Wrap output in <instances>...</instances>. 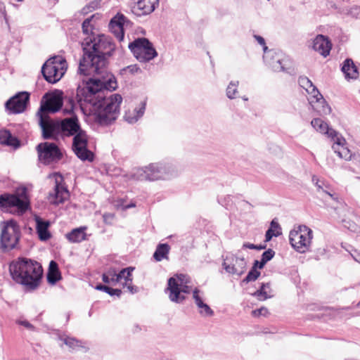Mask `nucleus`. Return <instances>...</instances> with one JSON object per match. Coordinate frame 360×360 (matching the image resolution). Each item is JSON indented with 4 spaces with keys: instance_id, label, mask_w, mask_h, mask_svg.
<instances>
[{
    "instance_id": "obj_51",
    "label": "nucleus",
    "mask_w": 360,
    "mask_h": 360,
    "mask_svg": "<svg viewBox=\"0 0 360 360\" xmlns=\"http://www.w3.org/2000/svg\"><path fill=\"white\" fill-rule=\"evenodd\" d=\"M266 263L263 262V260H260V261H258V260H255L254 262V264H253V267L257 269V268H259V269H262L264 265L266 264Z\"/></svg>"
},
{
    "instance_id": "obj_60",
    "label": "nucleus",
    "mask_w": 360,
    "mask_h": 360,
    "mask_svg": "<svg viewBox=\"0 0 360 360\" xmlns=\"http://www.w3.org/2000/svg\"><path fill=\"white\" fill-rule=\"evenodd\" d=\"M105 285H101V284L98 285L96 287V288L97 290H103V289H105Z\"/></svg>"
},
{
    "instance_id": "obj_7",
    "label": "nucleus",
    "mask_w": 360,
    "mask_h": 360,
    "mask_svg": "<svg viewBox=\"0 0 360 360\" xmlns=\"http://www.w3.org/2000/svg\"><path fill=\"white\" fill-rule=\"evenodd\" d=\"M128 47L140 62H148L158 55L152 43L146 38H138L129 43Z\"/></svg>"
},
{
    "instance_id": "obj_53",
    "label": "nucleus",
    "mask_w": 360,
    "mask_h": 360,
    "mask_svg": "<svg viewBox=\"0 0 360 360\" xmlns=\"http://www.w3.org/2000/svg\"><path fill=\"white\" fill-rule=\"evenodd\" d=\"M244 248H249L252 250L256 249V245L250 243H245L243 245Z\"/></svg>"
},
{
    "instance_id": "obj_29",
    "label": "nucleus",
    "mask_w": 360,
    "mask_h": 360,
    "mask_svg": "<svg viewBox=\"0 0 360 360\" xmlns=\"http://www.w3.org/2000/svg\"><path fill=\"white\" fill-rule=\"evenodd\" d=\"M0 143L13 146L14 148H18L20 146L18 139L13 136L11 133L6 129L0 131Z\"/></svg>"
},
{
    "instance_id": "obj_63",
    "label": "nucleus",
    "mask_w": 360,
    "mask_h": 360,
    "mask_svg": "<svg viewBox=\"0 0 360 360\" xmlns=\"http://www.w3.org/2000/svg\"><path fill=\"white\" fill-rule=\"evenodd\" d=\"M135 207V205L134 203H131V204L125 205L124 206V209H129V208H131V207Z\"/></svg>"
},
{
    "instance_id": "obj_49",
    "label": "nucleus",
    "mask_w": 360,
    "mask_h": 360,
    "mask_svg": "<svg viewBox=\"0 0 360 360\" xmlns=\"http://www.w3.org/2000/svg\"><path fill=\"white\" fill-rule=\"evenodd\" d=\"M278 233H274L273 230L271 229H269L267 230V231L266 232V234H265V240L266 241H269L271 240L272 237L273 236H278Z\"/></svg>"
},
{
    "instance_id": "obj_16",
    "label": "nucleus",
    "mask_w": 360,
    "mask_h": 360,
    "mask_svg": "<svg viewBox=\"0 0 360 360\" xmlns=\"http://www.w3.org/2000/svg\"><path fill=\"white\" fill-rule=\"evenodd\" d=\"M134 269V268L133 267L125 268L122 269L118 274H117L115 269H110L108 270V274L109 276H111V280L112 282L119 283L124 279V282L123 285L127 286L131 293H134L136 292V290L134 289L133 285H131V272Z\"/></svg>"
},
{
    "instance_id": "obj_32",
    "label": "nucleus",
    "mask_w": 360,
    "mask_h": 360,
    "mask_svg": "<svg viewBox=\"0 0 360 360\" xmlns=\"http://www.w3.org/2000/svg\"><path fill=\"white\" fill-rule=\"evenodd\" d=\"M193 299L195 300V304L200 309V313L205 312V314L210 315H212L213 314V311L211 309V308L207 304H205L202 299L200 298V297L199 296L198 289H195L193 290Z\"/></svg>"
},
{
    "instance_id": "obj_15",
    "label": "nucleus",
    "mask_w": 360,
    "mask_h": 360,
    "mask_svg": "<svg viewBox=\"0 0 360 360\" xmlns=\"http://www.w3.org/2000/svg\"><path fill=\"white\" fill-rule=\"evenodd\" d=\"M29 100L30 94L27 92H20L8 100L5 106L13 113H20L25 110Z\"/></svg>"
},
{
    "instance_id": "obj_58",
    "label": "nucleus",
    "mask_w": 360,
    "mask_h": 360,
    "mask_svg": "<svg viewBox=\"0 0 360 360\" xmlns=\"http://www.w3.org/2000/svg\"><path fill=\"white\" fill-rule=\"evenodd\" d=\"M103 291H105V292H107L108 294H111V291H114V288H112L110 287H108V286H106L105 285V289H103Z\"/></svg>"
},
{
    "instance_id": "obj_26",
    "label": "nucleus",
    "mask_w": 360,
    "mask_h": 360,
    "mask_svg": "<svg viewBox=\"0 0 360 360\" xmlns=\"http://www.w3.org/2000/svg\"><path fill=\"white\" fill-rule=\"evenodd\" d=\"M342 71L347 79H356L359 77L357 67L350 58H347L344 61Z\"/></svg>"
},
{
    "instance_id": "obj_19",
    "label": "nucleus",
    "mask_w": 360,
    "mask_h": 360,
    "mask_svg": "<svg viewBox=\"0 0 360 360\" xmlns=\"http://www.w3.org/2000/svg\"><path fill=\"white\" fill-rule=\"evenodd\" d=\"M148 167L150 181L165 179L169 176L168 167L162 163H153Z\"/></svg>"
},
{
    "instance_id": "obj_59",
    "label": "nucleus",
    "mask_w": 360,
    "mask_h": 360,
    "mask_svg": "<svg viewBox=\"0 0 360 360\" xmlns=\"http://www.w3.org/2000/svg\"><path fill=\"white\" fill-rule=\"evenodd\" d=\"M352 257L356 262L360 263V253H357L356 255H352Z\"/></svg>"
},
{
    "instance_id": "obj_42",
    "label": "nucleus",
    "mask_w": 360,
    "mask_h": 360,
    "mask_svg": "<svg viewBox=\"0 0 360 360\" xmlns=\"http://www.w3.org/2000/svg\"><path fill=\"white\" fill-rule=\"evenodd\" d=\"M274 255L275 252L272 249H269L264 252L263 254L262 255V260L267 263L274 257Z\"/></svg>"
},
{
    "instance_id": "obj_52",
    "label": "nucleus",
    "mask_w": 360,
    "mask_h": 360,
    "mask_svg": "<svg viewBox=\"0 0 360 360\" xmlns=\"http://www.w3.org/2000/svg\"><path fill=\"white\" fill-rule=\"evenodd\" d=\"M255 38L259 44L262 45L263 46H266L265 45V41L263 37H262L260 36H255ZM264 49V47H263V49Z\"/></svg>"
},
{
    "instance_id": "obj_38",
    "label": "nucleus",
    "mask_w": 360,
    "mask_h": 360,
    "mask_svg": "<svg viewBox=\"0 0 360 360\" xmlns=\"http://www.w3.org/2000/svg\"><path fill=\"white\" fill-rule=\"evenodd\" d=\"M298 82L300 86L304 89L306 91L314 86L312 82L305 76L300 77Z\"/></svg>"
},
{
    "instance_id": "obj_25",
    "label": "nucleus",
    "mask_w": 360,
    "mask_h": 360,
    "mask_svg": "<svg viewBox=\"0 0 360 360\" xmlns=\"http://www.w3.org/2000/svg\"><path fill=\"white\" fill-rule=\"evenodd\" d=\"M86 226H80L72 229L70 232L65 235L66 238L72 243H81L87 240V235L86 233Z\"/></svg>"
},
{
    "instance_id": "obj_17",
    "label": "nucleus",
    "mask_w": 360,
    "mask_h": 360,
    "mask_svg": "<svg viewBox=\"0 0 360 360\" xmlns=\"http://www.w3.org/2000/svg\"><path fill=\"white\" fill-rule=\"evenodd\" d=\"M267 49V46H264L263 58L265 63L275 72L284 71V60L281 54Z\"/></svg>"
},
{
    "instance_id": "obj_54",
    "label": "nucleus",
    "mask_w": 360,
    "mask_h": 360,
    "mask_svg": "<svg viewBox=\"0 0 360 360\" xmlns=\"http://www.w3.org/2000/svg\"><path fill=\"white\" fill-rule=\"evenodd\" d=\"M110 295L113 296L116 295L117 297H120L122 294V290L120 289H114V291H111Z\"/></svg>"
},
{
    "instance_id": "obj_64",
    "label": "nucleus",
    "mask_w": 360,
    "mask_h": 360,
    "mask_svg": "<svg viewBox=\"0 0 360 360\" xmlns=\"http://www.w3.org/2000/svg\"><path fill=\"white\" fill-rule=\"evenodd\" d=\"M359 306L360 307V302L359 303Z\"/></svg>"
},
{
    "instance_id": "obj_4",
    "label": "nucleus",
    "mask_w": 360,
    "mask_h": 360,
    "mask_svg": "<svg viewBox=\"0 0 360 360\" xmlns=\"http://www.w3.org/2000/svg\"><path fill=\"white\" fill-rule=\"evenodd\" d=\"M312 239L313 231L306 225L295 226L289 233L291 246L300 253H305L310 250Z\"/></svg>"
},
{
    "instance_id": "obj_34",
    "label": "nucleus",
    "mask_w": 360,
    "mask_h": 360,
    "mask_svg": "<svg viewBox=\"0 0 360 360\" xmlns=\"http://www.w3.org/2000/svg\"><path fill=\"white\" fill-rule=\"evenodd\" d=\"M169 251V246L167 244H160L153 254V257L156 261L160 262L164 258H167Z\"/></svg>"
},
{
    "instance_id": "obj_44",
    "label": "nucleus",
    "mask_w": 360,
    "mask_h": 360,
    "mask_svg": "<svg viewBox=\"0 0 360 360\" xmlns=\"http://www.w3.org/2000/svg\"><path fill=\"white\" fill-rule=\"evenodd\" d=\"M176 279L178 281L179 286L183 285V284H187L188 283H189L187 276L184 275V274H180V275L177 276V278H176Z\"/></svg>"
},
{
    "instance_id": "obj_1",
    "label": "nucleus",
    "mask_w": 360,
    "mask_h": 360,
    "mask_svg": "<svg viewBox=\"0 0 360 360\" xmlns=\"http://www.w3.org/2000/svg\"><path fill=\"white\" fill-rule=\"evenodd\" d=\"M83 56L79 61L78 72L95 78L79 84L77 88L75 101L69 98L70 108L65 111L71 113L78 105L82 110L89 108L98 122L108 124L120 115L122 97L119 94L108 96V91H114L117 83L114 75L107 70L108 58L115 50V45L104 36L86 37L82 43Z\"/></svg>"
},
{
    "instance_id": "obj_35",
    "label": "nucleus",
    "mask_w": 360,
    "mask_h": 360,
    "mask_svg": "<svg viewBox=\"0 0 360 360\" xmlns=\"http://www.w3.org/2000/svg\"><path fill=\"white\" fill-rule=\"evenodd\" d=\"M255 295L260 300H266L271 297V288L269 283H262L260 289L255 292Z\"/></svg>"
},
{
    "instance_id": "obj_21",
    "label": "nucleus",
    "mask_w": 360,
    "mask_h": 360,
    "mask_svg": "<svg viewBox=\"0 0 360 360\" xmlns=\"http://www.w3.org/2000/svg\"><path fill=\"white\" fill-rule=\"evenodd\" d=\"M311 124L316 131L326 135L331 141H335V138L340 134L320 118L313 119L311 122Z\"/></svg>"
},
{
    "instance_id": "obj_9",
    "label": "nucleus",
    "mask_w": 360,
    "mask_h": 360,
    "mask_svg": "<svg viewBox=\"0 0 360 360\" xmlns=\"http://www.w3.org/2000/svg\"><path fill=\"white\" fill-rule=\"evenodd\" d=\"M0 207L6 209L16 208L19 212H25L29 207V200L26 195V190H22L20 196L12 194L1 195Z\"/></svg>"
},
{
    "instance_id": "obj_11",
    "label": "nucleus",
    "mask_w": 360,
    "mask_h": 360,
    "mask_svg": "<svg viewBox=\"0 0 360 360\" xmlns=\"http://www.w3.org/2000/svg\"><path fill=\"white\" fill-rule=\"evenodd\" d=\"M55 179L54 188L48 195V200L51 204L58 205L63 203L69 198L68 189L63 185V178L62 175L55 173L49 176Z\"/></svg>"
},
{
    "instance_id": "obj_5",
    "label": "nucleus",
    "mask_w": 360,
    "mask_h": 360,
    "mask_svg": "<svg viewBox=\"0 0 360 360\" xmlns=\"http://www.w3.org/2000/svg\"><path fill=\"white\" fill-rule=\"evenodd\" d=\"M20 236V227L14 220L4 221L0 235L1 248L4 250L18 248Z\"/></svg>"
},
{
    "instance_id": "obj_62",
    "label": "nucleus",
    "mask_w": 360,
    "mask_h": 360,
    "mask_svg": "<svg viewBox=\"0 0 360 360\" xmlns=\"http://www.w3.org/2000/svg\"><path fill=\"white\" fill-rule=\"evenodd\" d=\"M265 313H266V309L262 308L259 309V315H264Z\"/></svg>"
},
{
    "instance_id": "obj_24",
    "label": "nucleus",
    "mask_w": 360,
    "mask_h": 360,
    "mask_svg": "<svg viewBox=\"0 0 360 360\" xmlns=\"http://www.w3.org/2000/svg\"><path fill=\"white\" fill-rule=\"evenodd\" d=\"M56 339L72 350L84 347V342L82 340L70 337L65 334H62L58 332L56 333Z\"/></svg>"
},
{
    "instance_id": "obj_40",
    "label": "nucleus",
    "mask_w": 360,
    "mask_h": 360,
    "mask_svg": "<svg viewBox=\"0 0 360 360\" xmlns=\"http://www.w3.org/2000/svg\"><path fill=\"white\" fill-rule=\"evenodd\" d=\"M307 92L310 95V97L309 98V101L310 102L311 100H315L316 98L321 99L322 95L319 91L317 88L314 85L311 89H308Z\"/></svg>"
},
{
    "instance_id": "obj_22",
    "label": "nucleus",
    "mask_w": 360,
    "mask_h": 360,
    "mask_svg": "<svg viewBox=\"0 0 360 360\" xmlns=\"http://www.w3.org/2000/svg\"><path fill=\"white\" fill-rule=\"evenodd\" d=\"M312 48L323 57H326L330 53L331 44L328 37L319 34L313 41Z\"/></svg>"
},
{
    "instance_id": "obj_47",
    "label": "nucleus",
    "mask_w": 360,
    "mask_h": 360,
    "mask_svg": "<svg viewBox=\"0 0 360 360\" xmlns=\"http://www.w3.org/2000/svg\"><path fill=\"white\" fill-rule=\"evenodd\" d=\"M319 310L323 312L322 315L330 314L335 312L334 309L330 307H320Z\"/></svg>"
},
{
    "instance_id": "obj_31",
    "label": "nucleus",
    "mask_w": 360,
    "mask_h": 360,
    "mask_svg": "<svg viewBox=\"0 0 360 360\" xmlns=\"http://www.w3.org/2000/svg\"><path fill=\"white\" fill-rule=\"evenodd\" d=\"M60 279V274L58 270V264L56 262L51 261L49 264L47 273V281L51 284H55Z\"/></svg>"
},
{
    "instance_id": "obj_30",
    "label": "nucleus",
    "mask_w": 360,
    "mask_h": 360,
    "mask_svg": "<svg viewBox=\"0 0 360 360\" xmlns=\"http://www.w3.org/2000/svg\"><path fill=\"white\" fill-rule=\"evenodd\" d=\"M145 109L146 102L143 101L139 108H135L132 112L129 111L125 114L124 118L126 121L130 124L135 123L143 115Z\"/></svg>"
},
{
    "instance_id": "obj_8",
    "label": "nucleus",
    "mask_w": 360,
    "mask_h": 360,
    "mask_svg": "<svg viewBox=\"0 0 360 360\" xmlns=\"http://www.w3.org/2000/svg\"><path fill=\"white\" fill-rule=\"evenodd\" d=\"M39 162L44 165L55 163L61 160L63 154L55 143L44 142L37 145Z\"/></svg>"
},
{
    "instance_id": "obj_36",
    "label": "nucleus",
    "mask_w": 360,
    "mask_h": 360,
    "mask_svg": "<svg viewBox=\"0 0 360 360\" xmlns=\"http://www.w3.org/2000/svg\"><path fill=\"white\" fill-rule=\"evenodd\" d=\"M239 82H231L226 89V96L230 99H233L236 98L238 91V86Z\"/></svg>"
},
{
    "instance_id": "obj_48",
    "label": "nucleus",
    "mask_w": 360,
    "mask_h": 360,
    "mask_svg": "<svg viewBox=\"0 0 360 360\" xmlns=\"http://www.w3.org/2000/svg\"><path fill=\"white\" fill-rule=\"evenodd\" d=\"M127 70L131 74L141 72V69L137 65H131L127 67Z\"/></svg>"
},
{
    "instance_id": "obj_33",
    "label": "nucleus",
    "mask_w": 360,
    "mask_h": 360,
    "mask_svg": "<svg viewBox=\"0 0 360 360\" xmlns=\"http://www.w3.org/2000/svg\"><path fill=\"white\" fill-rule=\"evenodd\" d=\"M131 179L139 181H150L148 167L134 169L131 174Z\"/></svg>"
},
{
    "instance_id": "obj_43",
    "label": "nucleus",
    "mask_w": 360,
    "mask_h": 360,
    "mask_svg": "<svg viewBox=\"0 0 360 360\" xmlns=\"http://www.w3.org/2000/svg\"><path fill=\"white\" fill-rule=\"evenodd\" d=\"M82 28L84 34H89V33L91 31L92 29V25L91 24V18H86L84 20L82 25Z\"/></svg>"
},
{
    "instance_id": "obj_3",
    "label": "nucleus",
    "mask_w": 360,
    "mask_h": 360,
    "mask_svg": "<svg viewBox=\"0 0 360 360\" xmlns=\"http://www.w3.org/2000/svg\"><path fill=\"white\" fill-rule=\"evenodd\" d=\"M63 93L58 91L56 93L46 94L44 97L47 98L46 103L41 105L37 115L39 117V125L42 130L43 136L48 139L55 134L56 126L47 115L48 112H56L58 111L63 105Z\"/></svg>"
},
{
    "instance_id": "obj_46",
    "label": "nucleus",
    "mask_w": 360,
    "mask_h": 360,
    "mask_svg": "<svg viewBox=\"0 0 360 360\" xmlns=\"http://www.w3.org/2000/svg\"><path fill=\"white\" fill-rule=\"evenodd\" d=\"M115 215L112 213H105L103 215V221L105 224H110L114 219Z\"/></svg>"
},
{
    "instance_id": "obj_28",
    "label": "nucleus",
    "mask_w": 360,
    "mask_h": 360,
    "mask_svg": "<svg viewBox=\"0 0 360 360\" xmlns=\"http://www.w3.org/2000/svg\"><path fill=\"white\" fill-rule=\"evenodd\" d=\"M310 104L313 109L321 115H326L330 114L331 112L330 107L326 103L323 96L321 99L316 98L315 100H311Z\"/></svg>"
},
{
    "instance_id": "obj_56",
    "label": "nucleus",
    "mask_w": 360,
    "mask_h": 360,
    "mask_svg": "<svg viewBox=\"0 0 360 360\" xmlns=\"http://www.w3.org/2000/svg\"><path fill=\"white\" fill-rule=\"evenodd\" d=\"M0 11L2 12V14L4 15V18L6 19V12L5 6L3 3H1V2H0Z\"/></svg>"
},
{
    "instance_id": "obj_39",
    "label": "nucleus",
    "mask_w": 360,
    "mask_h": 360,
    "mask_svg": "<svg viewBox=\"0 0 360 360\" xmlns=\"http://www.w3.org/2000/svg\"><path fill=\"white\" fill-rule=\"evenodd\" d=\"M16 323L22 327H24L28 330H34L35 327L31 323H30L27 320L24 319L23 317H20V319L15 321Z\"/></svg>"
},
{
    "instance_id": "obj_6",
    "label": "nucleus",
    "mask_w": 360,
    "mask_h": 360,
    "mask_svg": "<svg viewBox=\"0 0 360 360\" xmlns=\"http://www.w3.org/2000/svg\"><path fill=\"white\" fill-rule=\"evenodd\" d=\"M67 69L66 60L57 56L47 60L41 68L44 79L49 83H56L64 75Z\"/></svg>"
},
{
    "instance_id": "obj_13",
    "label": "nucleus",
    "mask_w": 360,
    "mask_h": 360,
    "mask_svg": "<svg viewBox=\"0 0 360 360\" xmlns=\"http://www.w3.org/2000/svg\"><path fill=\"white\" fill-rule=\"evenodd\" d=\"M131 25L132 22L123 14L117 13L111 19L109 28L116 38L121 41L124 37V29L131 27Z\"/></svg>"
},
{
    "instance_id": "obj_23",
    "label": "nucleus",
    "mask_w": 360,
    "mask_h": 360,
    "mask_svg": "<svg viewBox=\"0 0 360 360\" xmlns=\"http://www.w3.org/2000/svg\"><path fill=\"white\" fill-rule=\"evenodd\" d=\"M333 141V149L337 155L342 159H345V160H349L352 157V154L350 153V150L345 146V144L346 143L345 139L339 134L335 138V141Z\"/></svg>"
},
{
    "instance_id": "obj_50",
    "label": "nucleus",
    "mask_w": 360,
    "mask_h": 360,
    "mask_svg": "<svg viewBox=\"0 0 360 360\" xmlns=\"http://www.w3.org/2000/svg\"><path fill=\"white\" fill-rule=\"evenodd\" d=\"M102 280L104 283H116L115 282H112V280H111V276H109L108 274V271L103 274V276H102Z\"/></svg>"
},
{
    "instance_id": "obj_12",
    "label": "nucleus",
    "mask_w": 360,
    "mask_h": 360,
    "mask_svg": "<svg viewBox=\"0 0 360 360\" xmlns=\"http://www.w3.org/2000/svg\"><path fill=\"white\" fill-rule=\"evenodd\" d=\"M169 297L172 302L180 303L185 300L184 294L191 292V288L187 284L178 285V281L174 277L168 280Z\"/></svg>"
},
{
    "instance_id": "obj_20",
    "label": "nucleus",
    "mask_w": 360,
    "mask_h": 360,
    "mask_svg": "<svg viewBox=\"0 0 360 360\" xmlns=\"http://www.w3.org/2000/svg\"><path fill=\"white\" fill-rule=\"evenodd\" d=\"M60 128L63 134L68 136L73 135L75 136L77 134V133L84 131L83 130L81 129L78 122V120L76 117H72L70 118H66L63 120L61 122Z\"/></svg>"
},
{
    "instance_id": "obj_61",
    "label": "nucleus",
    "mask_w": 360,
    "mask_h": 360,
    "mask_svg": "<svg viewBox=\"0 0 360 360\" xmlns=\"http://www.w3.org/2000/svg\"><path fill=\"white\" fill-rule=\"evenodd\" d=\"M265 248H266V246H265V245H256V249H255V250H263V249H264Z\"/></svg>"
},
{
    "instance_id": "obj_14",
    "label": "nucleus",
    "mask_w": 360,
    "mask_h": 360,
    "mask_svg": "<svg viewBox=\"0 0 360 360\" xmlns=\"http://www.w3.org/2000/svg\"><path fill=\"white\" fill-rule=\"evenodd\" d=\"M222 265L229 274L240 276L246 269L247 262L243 257H238L232 255L224 259Z\"/></svg>"
},
{
    "instance_id": "obj_55",
    "label": "nucleus",
    "mask_w": 360,
    "mask_h": 360,
    "mask_svg": "<svg viewBox=\"0 0 360 360\" xmlns=\"http://www.w3.org/2000/svg\"><path fill=\"white\" fill-rule=\"evenodd\" d=\"M280 228V226L278 222H276L275 220H272L271 222V228L272 230Z\"/></svg>"
},
{
    "instance_id": "obj_27",
    "label": "nucleus",
    "mask_w": 360,
    "mask_h": 360,
    "mask_svg": "<svg viewBox=\"0 0 360 360\" xmlns=\"http://www.w3.org/2000/svg\"><path fill=\"white\" fill-rule=\"evenodd\" d=\"M36 229L39 236V238L43 241L49 239L51 238V234L48 230L49 222L47 221H43L39 217H37L36 218Z\"/></svg>"
},
{
    "instance_id": "obj_57",
    "label": "nucleus",
    "mask_w": 360,
    "mask_h": 360,
    "mask_svg": "<svg viewBox=\"0 0 360 360\" xmlns=\"http://www.w3.org/2000/svg\"><path fill=\"white\" fill-rule=\"evenodd\" d=\"M103 291H105V292H107L108 294H111V291H114V288H112L110 287H108V286H106L105 285V289H103Z\"/></svg>"
},
{
    "instance_id": "obj_2",
    "label": "nucleus",
    "mask_w": 360,
    "mask_h": 360,
    "mask_svg": "<svg viewBox=\"0 0 360 360\" xmlns=\"http://www.w3.org/2000/svg\"><path fill=\"white\" fill-rule=\"evenodd\" d=\"M9 270L12 278L22 285L25 290L33 291L39 286L43 269L39 262L26 257H20L11 263Z\"/></svg>"
},
{
    "instance_id": "obj_18",
    "label": "nucleus",
    "mask_w": 360,
    "mask_h": 360,
    "mask_svg": "<svg viewBox=\"0 0 360 360\" xmlns=\"http://www.w3.org/2000/svg\"><path fill=\"white\" fill-rule=\"evenodd\" d=\"M134 5L131 11L137 16H142L152 13L158 4L159 0H133Z\"/></svg>"
},
{
    "instance_id": "obj_10",
    "label": "nucleus",
    "mask_w": 360,
    "mask_h": 360,
    "mask_svg": "<svg viewBox=\"0 0 360 360\" xmlns=\"http://www.w3.org/2000/svg\"><path fill=\"white\" fill-rule=\"evenodd\" d=\"M87 135L85 131H80L73 138L72 150L77 157L82 161L94 160V153L87 148Z\"/></svg>"
},
{
    "instance_id": "obj_37",
    "label": "nucleus",
    "mask_w": 360,
    "mask_h": 360,
    "mask_svg": "<svg viewBox=\"0 0 360 360\" xmlns=\"http://www.w3.org/2000/svg\"><path fill=\"white\" fill-rule=\"evenodd\" d=\"M260 275V272L252 266V269L248 272L246 277L243 279V283H248L255 281Z\"/></svg>"
},
{
    "instance_id": "obj_41",
    "label": "nucleus",
    "mask_w": 360,
    "mask_h": 360,
    "mask_svg": "<svg viewBox=\"0 0 360 360\" xmlns=\"http://www.w3.org/2000/svg\"><path fill=\"white\" fill-rule=\"evenodd\" d=\"M312 181L315 184V186L317 187L318 191H323L328 195H330L331 198H333V195L330 193H328L323 190V183H321L320 180L318 179V177L315 175L312 176Z\"/></svg>"
},
{
    "instance_id": "obj_45",
    "label": "nucleus",
    "mask_w": 360,
    "mask_h": 360,
    "mask_svg": "<svg viewBox=\"0 0 360 360\" xmlns=\"http://www.w3.org/2000/svg\"><path fill=\"white\" fill-rule=\"evenodd\" d=\"M350 15L356 18H360V6H354L349 11Z\"/></svg>"
}]
</instances>
